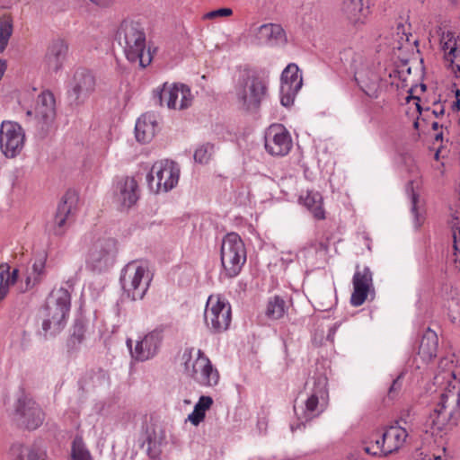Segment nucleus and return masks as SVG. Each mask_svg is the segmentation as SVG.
I'll list each match as a JSON object with an SVG mask.
<instances>
[{"instance_id": "obj_1", "label": "nucleus", "mask_w": 460, "mask_h": 460, "mask_svg": "<svg viewBox=\"0 0 460 460\" xmlns=\"http://www.w3.org/2000/svg\"><path fill=\"white\" fill-rule=\"evenodd\" d=\"M434 383L438 386V395L426 421L433 435L460 419V380L456 377V365L452 358L440 359Z\"/></svg>"}, {"instance_id": "obj_2", "label": "nucleus", "mask_w": 460, "mask_h": 460, "mask_svg": "<svg viewBox=\"0 0 460 460\" xmlns=\"http://www.w3.org/2000/svg\"><path fill=\"white\" fill-rule=\"evenodd\" d=\"M118 40L124 48L127 58L146 67L151 62L149 51L146 52V35L138 22L125 20L118 30Z\"/></svg>"}, {"instance_id": "obj_3", "label": "nucleus", "mask_w": 460, "mask_h": 460, "mask_svg": "<svg viewBox=\"0 0 460 460\" xmlns=\"http://www.w3.org/2000/svg\"><path fill=\"white\" fill-rule=\"evenodd\" d=\"M267 82L255 71H243L235 84L234 96L239 107L252 111L260 107L267 94Z\"/></svg>"}, {"instance_id": "obj_4", "label": "nucleus", "mask_w": 460, "mask_h": 460, "mask_svg": "<svg viewBox=\"0 0 460 460\" xmlns=\"http://www.w3.org/2000/svg\"><path fill=\"white\" fill-rule=\"evenodd\" d=\"M186 375L203 386H213L219 381V373L201 349H187L182 354Z\"/></svg>"}, {"instance_id": "obj_5", "label": "nucleus", "mask_w": 460, "mask_h": 460, "mask_svg": "<svg viewBox=\"0 0 460 460\" xmlns=\"http://www.w3.org/2000/svg\"><path fill=\"white\" fill-rule=\"evenodd\" d=\"M152 278L153 275L145 262L132 261L123 268L120 283L129 298L134 301L141 300L146 294Z\"/></svg>"}, {"instance_id": "obj_6", "label": "nucleus", "mask_w": 460, "mask_h": 460, "mask_svg": "<svg viewBox=\"0 0 460 460\" xmlns=\"http://www.w3.org/2000/svg\"><path fill=\"white\" fill-rule=\"evenodd\" d=\"M220 257L225 277L232 279L239 275L247 259L245 245L239 234L232 232L224 236Z\"/></svg>"}, {"instance_id": "obj_7", "label": "nucleus", "mask_w": 460, "mask_h": 460, "mask_svg": "<svg viewBox=\"0 0 460 460\" xmlns=\"http://www.w3.org/2000/svg\"><path fill=\"white\" fill-rule=\"evenodd\" d=\"M71 305L70 292L65 288L54 289L47 304V318L43 321L45 332H59L65 325Z\"/></svg>"}, {"instance_id": "obj_8", "label": "nucleus", "mask_w": 460, "mask_h": 460, "mask_svg": "<svg viewBox=\"0 0 460 460\" xmlns=\"http://www.w3.org/2000/svg\"><path fill=\"white\" fill-rule=\"evenodd\" d=\"M180 178L178 164L171 160L155 162L146 176L149 189L155 193L167 192L173 189Z\"/></svg>"}, {"instance_id": "obj_9", "label": "nucleus", "mask_w": 460, "mask_h": 460, "mask_svg": "<svg viewBox=\"0 0 460 460\" xmlns=\"http://www.w3.org/2000/svg\"><path fill=\"white\" fill-rule=\"evenodd\" d=\"M328 398L327 379L321 376L314 380L313 391L306 399L305 407H301V413H299L296 406L294 407L296 414L301 420V424L296 428L292 425V431L299 429L305 422L318 417L325 410L328 404Z\"/></svg>"}, {"instance_id": "obj_10", "label": "nucleus", "mask_w": 460, "mask_h": 460, "mask_svg": "<svg viewBox=\"0 0 460 460\" xmlns=\"http://www.w3.org/2000/svg\"><path fill=\"white\" fill-rule=\"evenodd\" d=\"M385 72L380 63L364 61L355 71V80L360 90L369 98L377 99L384 82L382 73Z\"/></svg>"}, {"instance_id": "obj_11", "label": "nucleus", "mask_w": 460, "mask_h": 460, "mask_svg": "<svg viewBox=\"0 0 460 460\" xmlns=\"http://www.w3.org/2000/svg\"><path fill=\"white\" fill-rule=\"evenodd\" d=\"M154 98L161 106L177 111L189 108L193 101L190 89L183 84L164 83L154 90Z\"/></svg>"}, {"instance_id": "obj_12", "label": "nucleus", "mask_w": 460, "mask_h": 460, "mask_svg": "<svg viewBox=\"0 0 460 460\" xmlns=\"http://www.w3.org/2000/svg\"><path fill=\"white\" fill-rule=\"evenodd\" d=\"M205 323L208 328L216 332H221L230 325L231 306L228 302L218 295L208 296L205 312Z\"/></svg>"}, {"instance_id": "obj_13", "label": "nucleus", "mask_w": 460, "mask_h": 460, "mask_svg": "<svg viewBox=\"0 0 460 460\" xmlns=\"http://www.w3.org/2000/svg\"><path fill=\"white\" fill-rule=\"evenodd\" d=\"M25 144L23 128L16 122L4 120L0 126V149L7 158L18 156Z\"/></svg>"}, {"instance_id": "obj_14", "label": "nucleus", "mask_w": 460, "mask_h": 460, "mask_svg": "<svg viewBox=\"0 0 460 460\" xmlns=\"http://www.w3.org/2000/svg\"><path fill=\"white\" fill-rule=\"evenodd\" d=\"M438 51L456 76L460 77V32L438 28Z\"/></svg>"}, {"instance_id": "obj_15", "label": "nucleus", "mask_w": 460, "mask_h": 460, "mask_svg": "<svg viewBox=\"0 0 460 460\" xmlns=\"http://www.w3.org/2000/svg\"><path fill=\"white\" fill-rule=\"evenodd\" d=\"M14 418L27 429L34 430L43 423L44 412L31 397L22 394L15 404Z\"/></svg>"}, {"instance_id": "obj_16", "label": "nucleus", "mask_w": 460, "mask_h": 460, "mask_svg": "<svg viewBox=\"0 0 460 460\" xmlns=\"http://www.w3.org/2000/svg\"><path fill=\"white\" fill-rule=\"evenodd\" d=\"M116 242L112 238L98 239L89 250L87 264L94 270H107L114 261Z\"/></svg>"}, {"instance_id": "obj_17", "label": "nucleus", "mask_w": 460, "mask_h": 460, "mask_svg": "<svg viewBox=\"0 0 460 460\" xmlns=\"http://www.w3.org/2000/svg\"><path fill=\"white\" fill-rule=\"evenodd\" d=\"M265 149L271 155H287L292 148V138L282 124H272L265 132Z\"/></svg>"}, {"instance_id": "obj_18", "label": "nucleus", "mask_w": 460, "mask_h": 460, "mask_svg": "<svg viewBox=\"0 0 460 460\" xmlns=\"http://www.w3.org/2000/svg\"><path fill=\"white\" fill-rule=\"evenodd\" d=\"M302 85L303 78L299 67L295 63L288 64L281 75V104L285 107L292 105Z\"/></svg>"}, {"instance_id": "obj_19", "label": "nucleus", "mask_w": 460, "mask_h": 460, "mask_svg": "<svg viewBox=\"0 0 460 460\" xmlns=\"http://www.w3.org/2000/svg\"><path fill=\"white\" fill-rule=\"evenodd\" d=\"M78 195L74 190H68L63 196L58 204L54 218V234L60 235L65 232V227L70 222L77 210Z\"/></svg>"}, {"instance_id": "obj_20", "label": "nucleus", "mask_w": 460, "mask_h": 460, "mask_svg": "<svg viewBox=\"0 0 460 460\" xmlns=\"http://www.w3.org/2000/svg\"><path fill=\"white\" fill-rule=\"evenodd\" d=\"M353 292L350 303L353 306H359L367 298L368 292L372 288V272L367 267H357L352 279Z\"/></svg>"}, {"instance_id": "obj_21", "label": "nucleus", "mask_w": 460, "mask_h": 460, "mask_svg": "<svg viewBox=\"0 0 460 460\" xmlns=\"http://www.w3.org/2000/svg\"><path fill=\"white\" fill-rule=\"evenodd\" d=\"M160 342V333L158 332H151L142 340L137 341L134 349H132L131 340L127 341V345L130 349L132 358L138 361H145L156 354Z\"/></svg>"}, {"instance_id": "obj_22", "label": "nucleus", "mask_w": 460, "mask_h": 460, "mask_svg": "<svg viewBox=\"0 0 460 460\" xmlns=\"http://www.w3.org/2000/svg\"><path fill=\"white\" fill-rule=\"evenodd\" d=\"M95 85V77L91 71L84 68L77 69L71 84V91L75 95V101L79 102L86 99L94 92Z\"/></svg>"}, {"instance_id": "obj_23", "label": "nucleus", "mask_w": 460, "mask_h": 460, "mask_svg": "<svg viewBox=\"0 0 460 460\" xmlns=\"http://www.w3.org/2000/svg\"><path fill=\"white\" fill-rule=\"evenodd\" d=\"M371 0H344L341 12L354 25L364 24L369 14Z\"/></svg>"}, {"instance_id": "obj_24", "label": "nucleus", "mask_w": 460, "mask_h": 460, "mask_svg": "<svg viewBox=\"0 0 460 460\" xmlns=\"http://www.w3.org/2000/svg\"><path fill=\"white\" fill-rule=\"evenodd\" d=\"M115 195L122 208H128L137 201V182L133 177H124L117 181Z\"/></svg>"}, {"instance_id": "obj_25", "label": "nucleus", "mask_w": 460, "mask_h": 460, "mask_svg": "<svg viewBox=\"0 0 460 460\" xmlns=\"http://www.w3.org/2000/svg\"><path fill=\"white\" fill-rule=\"evenodd\" d=\"M68 51V45L63 39H56L48 46L45 54V63L48 68L57 72L62 66L66 60Z\"/></svg>"}, {"instance_id": "obj_26", "label": "nucleus", "mask_w": 460, "mask_h": 460, "mask_svg": "<svg viewBox=\"0 0 460 460\" xmlns=\"http://www.w3.org/2000/svg\"><path fill=\"white\" fill-rule=\"evenodd\" d=\"M258 41L270 46H280L287 42L284 29L276 23L262 24L256 29L254 33Z\"/></svg>"}, {"instance_id": "obj_27", "label": "nucleus", "mask_w": 460, "mask_h": 460, "mask_svg": "<svg viewBox=\"0 0 460 460\" xmlns=\"http://www.w3.org/2000/svg\"><path fill=\"white\" fill-rule=\"evenodd\" d=\"M48 253L45 251L40 252L32 259L31 269L25 278V290H30L39 285L46 276V263Z\"/></svg>"}, {"instance_id": "obj_28", "label": "nucleus", "mask_w": 460, "mask_h": 460, "mask_svg": "<svg viewBox=\"0 0 460 460\" xmlns=\"http://www.w3.org/2000/svg\"><path fill=\"white\" fill-rule=\"evenodd\" d=\"M408 432L406 429L395 425L390 426L383 433V444H385V453L390 455L397 452L404 445Z\"/></svg>"}, {"instance_id": "obj_29", "label": "nucleus", "mask_w": 460, "mask_h": 460, "mask_svg": "<svg viewBox=\"0 0 460 460\" xmlns=\"http://www.w3.org/2000/svg\"><path fill=\"white\" fill-rule=\"evenodd\" d=\"M157 128L155 117L153 114H143L136 123V138L140 143H148L155 137Z\"/></svg>"}, {"instance_id": "obj_30", "label": "nucleus", "mask_w": 460, "mask_h": 460, "mask_svg": "<svg viewBox=\"0 0 460 460\" xmlns=\"http://www.w3.org/2000/svg\"><path fill=\"white\" fill-rule=\"evenodd\" d=\"M55 106L56 102L53 93L49 91H44L37 98L34 114L44 121L51 120L56 114Z\"/></svg>"}, {"instance_id": "obj_31", "label": "nucleus", "mask_w": 460, "mask_h": 460, "mask_svg": "<svg viewBox=\"0 0 460 460\" xmlns=\"http://www.w3.org/2000/svg\"><path fill=\"white\" fill-rule=\"evenodd\" d=\"M299 199L315 219L323 220L325 218V211L323 208V197L318 191L308 190L305 195H301Z\"/></svg>"}, {"instance_id": "obj_32", "label": "nucleus", "mask_w": 460, "mask_h": 460, "mask_svg": "<svg viewBox=\"0 0 460 460\" xmlns=\"http://www.w3.org/2000/svg\"><path fill=\"white\" fill-rule=\"evenodd\" d=\"M437 351L438 336L433 331L429 329L421 338L418 355L423 361L428 362L437 356Z\"/></svg>"}, {"instance_id": "obj_33", "label": "nucleus", "mask_w": 460, "mask_h": 460, "mask_svg": "<svg viewBox=\"0 0 460 460\" xmlns=\"http://www.w3.org/2000/svg\"><path fill=\"white\" fill-rule=\"evenodd\" d=\"M395 37L397 44H394L393 48L398 50H410L412 46L417 43V40L413 38L411 32V25L408 23H399L396 27Z\"/></svg>"}, {"instance_id": "obj_34", "label": "nucleus", "mask_w": 460, "mask_h": 460, "mask_svg": "<svg viewBox=\"0 0 460 460\" xmlns=\"http://www.w3.org/2000/svg\"><path fill=\"white\" fill-rule=\"evenodd\" d=\"M213 405L210 396L202 395L194 406L193 411L189 414L188 420L194 426H199L206 417V411Z\"/></svg>"}, {"instance_id": "obj_35", "label": "nucleus", "mask_w": 460, "mask_h": 460, "mask_svg": "<svg viewBox=\"0 0 460 460\" xmlns=\"http://www.w3.org/2000/svg\"><path fill=\"white\" fill-rule=\"evenodd\" d=\"M11 453L13 457V460H23L25 455L28 456V460H46L47 453L45 450L31 447V449H27L22 445H14L11 448Z\"/></svg>"}, {"instance_id": "obj_36", "label": "nucleus", "mask_w": 460, "mask_h": 460, "mask_svg": "<svg viewBox=\"0 0 460 460\" xmlns=\"http://www.w3.org/2000/svg\"><path fill=\"white\" fill-rule=\"evenodd\" d=\"M13 32V18L10 13H4L0 17V53L5 50Z\"/></svg>"}, {"instance_id": "obj_37", "label": "nucleus", "mask_w": 460, "mask_h": 460, "mask_svg": "<svg viewBox=\"0 0 460 460\" xmlns=\"http://www.w3.org/2000/svg\"><path fill=\"white\" fill-rule=\"evenodd\" d=\"M9 270L8 266L5 269L4 267L0 269V300L6 296L10 286H13L18 279L19 270L14 269L11 272Z\"/></svg>"}, {"instance_id": "obj_38", "label": "nucleus", "mask_w": 460, "mask_h": 460, "mask_svg": "<svg viewBox=\"0 0 460 460\" xmlns=\"http://www.w3.org/2000/svg\"><path fill=\"white\" fill-rule=\"evenodd\" d=\"M364 450L367 454L375 456H386L388 454L385 453V444H383V433L373 434L368 441L366 442Z\"/></svg>"}, {"instance_id": "obj_39", "label": "nucleus", "mask_w": 460, "mask_h": 460, "mask_svg": "<svg viewBox=\"0 0 460 460\" xmlns=\"http://www.w3.org/2000/svg\"><path fill=\"white\" fill-rule=\"evenodd\" d=\"M285 313L286 303L282 298L279 296H274L270 299L266 310V314L269 318L278 320L283 317Z\"/></svg>"}, {"instance_id": "obj_40", "label": "nucleus", "mask_w": 460, "mask_h": 460, "mask_svg": "<svg viewBox=\"0 0 460 460\" xmlns=\"http://www.w3.org/2000/svg\"><path fill=\"white\" fill-rule=\"evenodd\" d=\"M72 460H93L84 441L75 438L72 443Z\"/></svg>"}, {"instance_id": "obj_41", "label": "nucleus", "mask_w": 460, "mask_h": 460, "mask_svg": "<svg viewBox=\"0 0 460 460\" xmlns=\"http://www.w3.org/2000/svg\"><path fill=\"white\" fill-rule=\"evenodd\" d=\"M84 340V327L81 323H76L73 327V332L67 341V346L70 349H76Z\"/></svg>"}, {"instance_id": "obj_42", "label": "nucleus", "mask_w": 460, "mask_h": 460, "mask_svg": "<svg viewBox=\"0 0 460 460\" xmlns=\"http://www.w3.org/2000/svg\"><path fill=\"white\" fill-rule=\"evenodd\" d=\"M214 152V146L207 143L199 146L194 152V159L199 164H207Z\"/></svg>"}, {"instance_id": "obj_43", "label": "nucleus", "mask_w": 460, "mask_h": 460, "mask_svg": "<svg viewBox=\"0 0 460 460\" xmlns=\"http://www.w3.org/2000/svg\"><path fill=\"white\" fill-rule=\"evenodd\" d=\"M233 14V10L231 8H220L217 10H214L207 13L204 15L205 19H216L217 17H227Z\"/></svg>"}, {"instance_id": "obj_44", "label": "nucleus", "mask_w": 460, "mask_h": 460, "mask_svg": "<svg viewBox=\"0 0 460 460\" xmlns=\"http://www.w3.org/2000/svg\"><path fill=\"white\" fill-rule=\"evenodd\" d=\"M432 113L436 118L442 117L445 114V106L443 103H435L432 108Z\"/></svg>"}, {"instance_id": "obj_45", "label": "nucleus", "mask_w": 460, "mask_h": 460, "mask_svg": "<svg viewBox=\"0 0 460 460\" xmlns=\"http://www.w3.org/2000/svg\"><path fill=\"white\" fill-rule=\"evenodd\" d=\"M401 386H402L401 376H398L395 380H394V382L389 389V392H388L389 395L393 396L394 393L400 390Z\"/></svg>"}, {"instance_id": "obj_46", "label": "nucleus", "mask_w": 460, "mask_h": 460, "mask_svg": "<svg viewBox=\"0 0 460 460\" xmlns=\"http://www.w3.org/2000/svg\"><path fill=\"white\" fill-rule=\"evenodd\" d=\"M94 4L101 7H108L114 3L115 0H90Z\"/></svg>"}, {"instance_id": "obj_47", "label": "nucleus", "mask_w": 460, "mask_h": 460, "mask_svg": "<svg viewBox=\"0 0 460 460\" xmlns=\"http://www.w3.org/2000/svg\"><path fill=\"white\" fill-rule=\"evenodd\" d=\"M410 99H411L414 102V104L416 105L417 110L420 112V103H419L420 99L417 98V97L409 96V97H407V102H410Z\"/></svg>"}, {"instance_id": "obj_48", "label": "nucleus", "mask_w": 460, "mask_h": 460, "mask_svg": "<svg viewBox=\"0 0 460 460\" xmlns=\"http://www.w3.org/2000/svg\"><path fill=\"white\" fill-rule=\"evenodd\" d=\"M417 195L415 193L412 192V196H411V201H412V212L415 213L416 212V203H417Z\"/></svg>"}, {"instance_id": "obj_49", "label": "nucleus", "mask_w": 460, "mask_h": 460, "mask_svg": "<svg viewBox=\"0 0 460 460\" xmlns=\"http://www.w3.org/2000/svg\"><path fill=\"white\" fill-rule=\"evenodd\" d=\"M241 194H242V195H245V197H244L243 199H241L239 202H240V203H244V201H245L246 198H247V197H248V195H249V191H248V190H247L246 188H242Z\"/></svg>"}, {"instance_id": "obj_50", "label": "nucleus", "mask_w": 460, "mask_h": 460, "mask_svg": "<svg viewBox=\"0 0 460 460\" xmlns=\"http://www.w3.org/2000/svg\"><path fill=\"white\" fill-rule=\"evenodd\" d=\"M439 127H440V126H439V124H438V122H433V123H432V128H433L434 130H438Z\"/></svg>"}, {"instance_id": "obj_51", "label": "nucleus", "mask_w": 460, "mask_h": 460, "mask_svg": "<svg viewBox=\"0 0 460 460\" xmlns=\"http://www.w3.org/2000/svg\"><path fill=\"white\" fill-rule=\"evenodd\" d=\"M438 157H439V153H438V152H437V153L435 154V159H437V160H438Z\"/></svg>"}, {"instance_id": "obj_52", "label": "nucleus", "mask_w": 460, "mask_h": 460, "mask_svg": "<svg viewBox=\"0 0 460 460\" xmlns=\"http://www.w3.org/2000/svg\"><path fill=\"white\" fill-rule=\"evenodd\" d=\"M440 137H441V134H438V135L436 136V139H437V140H438V139H439Z\"/></svg>"}]
</instances>
